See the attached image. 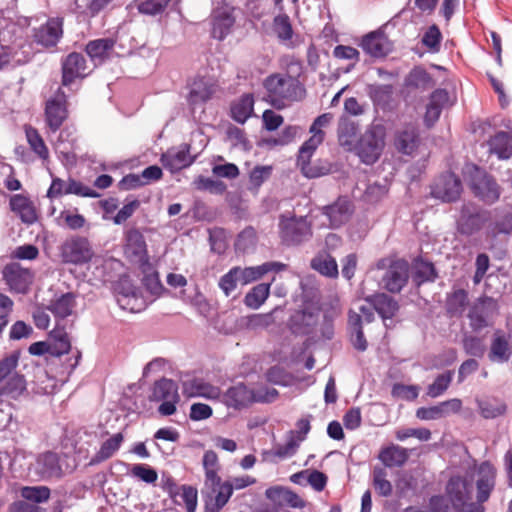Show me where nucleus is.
<instances>
[{
  "label": "nucleus",
  "instance_id": "nucleus-1",
  "mask_svg": "<svg viewBox=\"0 0 512 512\" xmlns=\"http://www.w3.org/2000/svg\"><path fill=\"white\" fill-rule=\"evenodd\" d=\"M263 86L268 93L269 103L277 110L285 107V100H298L305 94L304 86L289 74L273 73L265 78Z\"/></svg>",
  "mask_w": 512,
  "mask_h": 512
},
{
  "label": "nucleus",
  "instance_id": "nucleus-2",
  "mask_svg": "<svg viewBox=\"0 0 512 512\" xmlns=\"http://www.w3.org/2000/svg\"><path fill=\"white\" fill-rule=\"evenodd\" d=\"M20 352L13 351L0 360V396L18 399L27 389L25 376L17 371Z\"/></svg>",
  "mask_w": 512,
  "mask_h": 512
},
{
  "label": "nucleus",
  "instance_id": "nucleus-3",
  "mask_svg": "<svg viewBox=\"0 0 512 512\" xmlns=\"http://www.w3.org/2000/svg\"><path fill=\"white\" fill-rule=\"evenodd\" d=\"M463 174L475 196L483 202L493 204L499 199L500 188L498 184L474 162L465 163Z\"/></svg>",
  "mask_w": 512,
  "mask_h": 512
},
{
  "label": "nucleus",
  "instance_id": "nucleus-4",
  "mask_svg": "<svg viewBox=\"0 0 512 512\" xmlns=\"http://www.w3.org/2000/svg\"><path fill=\"white\" fill-rule=\"evenodd\" d=\"M255 482V478L248 475L234 477L229 481L220 480L214 490L203 492L204 512H220L228 503L234 489H244Z\"/></svg>",
  "mask_w": 512,
  "mask_h": 512
},
{
  "label": "nucleus",
  "instance_id": "nucleus-5",
  "mask_svg": "<svg viewBox=\"0 0 512 512\" xmlns=\"http://www.w3.org/2000/svg\"><path fill=\"white\" fill-rule=\"evenodd\" d=\"M278 227L280 239L287 246L299 245L312 237L311 223L304 216L281 214Z\"/></svg>",
  "mask_w": 512,
  "mask_h": 512
},
{
  "label": "nucleus",
  "instance_id": "nucleus-6",
  "mask_svg": "<svg viewBox=\"0 0 512 512\" xmlns=\"http://www.w3.org/2000/svg\"><path fill=\"white\" fill-rule=\"evenodd\" d=\"M49 346L50 355L60 357L64 354L71 352V356L67 360V363L63 365L62 374L69 377L70 374L79 364L81 359V352L78 350L71 351V341L65 326L59 321H56L55 327L49 333Z\"/></svg>",
  "mask_w": 512,
  "mask_h": 512
},
{
  "label": "nucleus",
  "instance_id": "nucleus-7",
  "mask_svg": "<svg viewBox=\"0 0 512 512\" xmlns=\"http://www.w3.org/2000/svg\"><path fill=\"white\" fill-rule=\"evenodd\" d=\"M149 400L161 403L157 409L161 416H171L175 414L177 404L180 401L177 383L167 378H161L156 381L151 388Z\"/></svg>",
  "mask_w": 512,
  "mask_h": 512
},
{
  "label": "nucleus",
  "instance_id": "nucleus-8",
  "mask_svg": "<svg viewBox=\"0 0 512 512\" xmlns=\"http://www.w3.org/2000/svg\"><path fill=\"white\" fill-rule=\"evenodd\" d=\"M493 213L491 210H478L471 204H464L457 220V230L460 234L470 236L478 232L492 222Z\"/></svg>",
  "mask_w": 512,
  "mask_h": 512
},
{
  "label": "nucleus",
  "instance_id": "nucleus-9",
  "mask_svg": "<svg viewBox=\"0 0 512 512\" xmlns=\"http://www.w3.org/2000/svg\"><path fill=\"white\" fill-rule=\"evenodd\" d=\"M93 255L91 244L85 237H71L60 246L61 260L65 264L84 265L91 261Z\"/></svg>",
  "mask_w": 512,
  "mask_h": 512
},
{
  "label": "nucleus",
  "instance_id": "nucleus-10",
  "mask_svg": "<svg viewBox=\"0 0 512 512\" xmlns=\"http://www.w3.org/2000/svg\"><path fill=\"white\" fill-rule=\"evenodd\" d=\"M124 252L126 257L137 264L141 271L148 274L152 271V265L147 253V245L143 234L138 229H130L125 236Z\"/></svg>",
  "mask_w": 512,
  "mask_h": 512
},
{
  "label": "nucleus",
  "instance_id": "nucleus-11",
  "mask_svg": "<svg viewBox=\"0 0 512 512\" xmlns=\"http://www.w3.org/2000/svg\"><path fill=\"white\" fill-rule=\"evenodd\" d=\"M384 144L383 128L373 127L359 136L352 152H355L360 160H378Z\"/></svg>",
  "mask_w": 512,
  "mask_h": 512
},
{
  "label": "nucleus",
  "instance_id": "nucleus-12",
  "mask_svg": "<svg viewBox=\"0 0 512 512\" xmlns=\"http://www.w3.org/2000/svg\"><path fill=\"white\" fill-rule=\"evenodd\" d=\"M45 122L50 132H57L68 118L67 95L61 87L45 103Z\"/></svg>",
  "mask_w": 512,
  "mask_h": 512
},
{
  "label": "nucleus",
  "instance_id": "nucleus-13",
  "mask_svg": "<svg viewBox=\"0 0 512 512\" xmlns=\"http://www.w3.org/2000/svg\"><path fill=\"white\" fill-rule=\"evenodd\" d=\"M86 59L82 53L71 52L61 60V85L71 88L77 81L88 76Z\"/></svg>",
  "mask_w": 512,
  "mask_h": 512
},
{
  "label": "nucleus",
  "instance_id": "nucleus-14",
  "mask_svg": "<svg viewBox=\"0 0 512 512\" xmlns=\"http://www.w3.org/2000/svg\"><path fill=\"white\" fill-rule=\"evenodd\" d=\"M63 36V19L50 17L38 28L33 29V41L46 49L54 48Z\"/></svg>",
  "mask_w": 512,
  "mask_h": 512
},
{
  "label": "nucleus",
  "instance_id": "nucleus-15",
  "mask_svg": "<svg viewBox=\"0 0 512 512\" xmlns=\"http://www.w3.org/2000/svg\"><path fill=\"white\" fill-rule=\"evenodd\" d=\"M235 8L229 5L218 6L211 12L210 36L223 41L232 32L236 18L233 14Z\"/></svg>",
  "mask_w": 512,
  "mask_h": 512
},
{
  "label": "nucleus",
  "instance_id": "nucleus-16",
  "mask_svg": "<svg viewBox=\"0 0 512 512\" xmlns=\"http://www.w3.org/2000/svg\"><path fill=\"white\" fill-rule=\"evenodd\" d=\"M3 279L10 291L26 294L34 279V273L19 263H10L2 271Z\"/></svg>",
  "mask_w": 512,
  "mask_h": 512
},
{
  "label": "nucleus",
  "instance_id": "nucleus-17",
  "mask_svg": "<svg viewBox=\"0 0 512 512\" xmlns=\"http://www.w3.org/2000/svg\"><path fill=\"white\" fill-rule=\"evenodd\" d=\"M461 193V180L451 172L441 174L431 187L432 196L443 202H454L459 199Z\"/></svg>",
  "mask_w": 512,
  "mask_h": 512
},
{
  "label": "nucleus",
  "instance_id": "nucleus-18",
  "mask_svg": "<svg viewBox=\"0 0 512 512\" xmlns=\"http://www.w3.org/2000/svg\"><path fill=\"white\" fill-rule=\"evenodd\" d=\"M361 48L365 53L374 58L386 57L392 52V43L384 31V26L371 31L362 37Z\"/></svg>",
  "mask_w": 512,
  "mask_h": 512
},
{
  "label": "nucleus",
  "instance_id": "nucleus-19",
  "mask_svg": "<svg viewBox=\"0 0 512 512\" xmlns=\"http://www.w3.org/2000/svg\"><path fill=\"white\" fill-rule=\"evenodd\" d=\"M446 491L455 509L463 510L466 506L473 505L471 503L473 486L467 480L459 476L451 477L448 481Z\"/></svg>",
  "mask_w": 512,
  "mask_h": 512
},
{
  "label": "nucleus",
  "instance_id": "nucleus-20",
  "mask_svg": "<svg viewBox=\"0 0 512 512\" xmlns=\"http://www.w3.org/2000/svg\"><path fill=\"white\" fill-rule=\"evenodd\" d=\"M420 144V129L416 125L406 124L395 134L394 146L403 155L413 156Z\"/></svg>",
  "mask_w": 512,
  "mask_h": 512
},
{
  "label": "nucleus",
  "instance_id": "nucleus-21",
  "mask_svg": "<svg viewBox=\"0 0 512 512\" xmlns=\"http://www.w3.org/2000/svg\"><path fill=\"white\" fill-rule=\"evenodd\" d=\"M365 93L376 111L387 112L392 108L394 87L392 84L368 83Z\"/></svg>",
  "mask_w": 512,
  "mask_h": 512
},
{
  "label": "nucleus",
  "instance_id": "nucleus-22",
  "mask_svg": "<svg viewBox=\"0 0 512 512\" xmlns=\"http://www.w3.org/2000/svg\"><path fill=\"white\" fill-rule=\"evenodd\" d=\"M353 203L347 197H339L333 204L322 208V213L328 218L331 228H338L350 219L353 213Z\"/></svg>",
  "mask_w": 512,
  "mask_h": 512
},
{
  "label": "nucleus",
  "instance_id": "nucleus-23",
  "mask_svg": "<svg viewBox=\"0 0 512 512\" xmlns=\"http://www.w3.org/2000/svg\"><path fill=\"white\" fill-rule=\"evenodd\" d=\"M462 401L458 398L449 399L430 407H420L416 410V417L420 420L430 421L447 417L460 412Z\"/></svg>",
  "mask_w": 512,
  "mask_h": 512
},
{
  "label": "nucleus",
  "instance_id": "nucleus-24",
  "mask_svg": "<svg viewBox=\"0 0 512 512\" xmlns=\"http://www.w3.org/2000/svg\"><path fill=\"white\" fill-rule=\"evenodd\" d=\"M183 394L188 398L202 397L208 400L218 399L221 390L202 378H190L182 383Z\"/></svg>",
  "mask_w": 512,
  "mask_h": 512
},
{
  "label": "nucleus",
  "instance_id": "nucleus-25",
  "mask_svg": "<svg viewBox=\"0 0 512 512\" xmlns=\"http://www.w3.org/2000/svg\"><path fill=\"white\" fill-rule=\"evenodd\" d=\"M408 264L406 261H393L386 271L382 281L384 287L391 293H399L408 281Z\"/></svg>",
  "mask_w": 512,
  "mask_h": 512
},
{
  "label": "nucleus",
  "instance_id": "nucleus-26",
  "mask_svg": "<svg viewBox=\"0 0 512 512\" xmlns=\"http://www.w3.org/2000/svg\"><path fill=\"white\" fill-rule=\"evenodd\" d=\"M116 40L111 37L90 40L85 46V52L95 66L103 65L110 59Z\"/></svg>",
  "mask_w": 512,
  "mask_h": 512
},
{
  "label": "nucleus",
  "instance_id": "nucleus-27",
  "mask_svg": "<svg viewBox=\"0 0 512 512\" xmlns=\"http://www.w3.org/2000/svg\"><path fill=\"white\" fill-rule=\"evenodd\" d=\"M496 304L491 299L479 300L470 309L468 318L470 320V326L474 331H480L481 329L489 325L490 319L495 312Z\"/></svg>",
  "mask_w": 512,
  "mask_h": 512
},
{
  "label": "nucleus",
  "instance_id": "nucleus-28",
  "mask_svg": "<svg viewBox=\"0 0 512 512\" xmlns=\"http://www.w3.org/2000/svg\"><path fill=\"white\" fill-rule=\"evenodd\" d=\"M256 402L254 389H249L245 384L238 383L224 393L223 403L227 407L242 409Z\"/></svg>",
  "mask_w": 512,
  "mask_h": 512
},
{
  "label": "nucleus",
  "instance_id": "nucleus-29",
  "mask_svg": "<svg viewBox=\"0 0 512 512\" xmlns=\"http://www.w3.org/2000/svg\"><path fill=\"white\" fill-rule=\"evenodd\" d=\"M158 156V160H196L197 158L196 154H190V145L183 143L178 147H171L161 153L154 149H146L141 155L130 158L129 160H153Z\"/></svg>",
  "mask_w": 512,
  "mask_h": 512
},
{
  "label": "nucleus",
  "instance_id": "nucleus-30",
  "mask_svg": "<svg viewBox=\"0 0 512 512\" xmlns=\"http://www.w3.org/2000/svg\"><path fill=\"white\" fill-rule=\"evenodd\" d=\"M287 269V265L277 261L265 262L258 266L238 267L240 275V283L247 285L251 282L261 279L269 272H280Z\"/></svg>",
  "mask_w": 512,
  "mask_h": 512
},
{
  "label": "nucleus",
  "instance_id": "nucleus-31",
  "mask_svg": "<svg viewBox=\"0 0 512 512\" xmlns=\"http://www.w3.org/2000/svg\"><path fill=\"white\" fill-rule=\"evenodd\" d=\"M512 356V345L510 335L501 330H496L491 341L489 359L496 363L508 362Z\"/></svg>",
  "mask_w": 512,
  "mask_h": 512
},
{
  "label": "nucleus",
  "instance_id": "nucleus-32",
  "mask_svg": "<svg viewBox=\"0 0 512 512\" xmlns=\"http://www.w3.org/2000/svg\"><path fill=\"white\" fill-rule=\"evenodd\" d=\"M488 151L499 160L512 158V131H498L488 141Z\"/></svg>",
  "mask_w": 512,
  "mask_h": 512
},
{
  "label": "nucleus",
  "instance_id": "nucleus-33",
  "mask_svg": "<svg viewBox=\"0 0 512 512\" xmlns=\"http://www.w3.org/2000/svg\"><path fill=\"white\" fill-rule=\"evenodd\" d=\"M254 96L244 93L230 104L229 116L235 122L243 125L254 113Z\"/></svg>",
  "mask_w": 512,
  "mask_h": 512
},
{
  "label": "nucleus",
  "instance_id": "nucleus-34",
  "mask_svg": "<svg viewBox=\"0 0 512 512\" xmlns=\"http://www.w3.org/2000/svg\"><path fill=\"white\" fill-rule=\"evenodd\" d=\"M35 471L42 479L60 477L62 470L58 455L53 452L40 454L36 460Z\"/></svg>",
  "mask_w": 512,
  "mask_h": 512
},
{
  "label": "nucleus",
  "instance_id": "nucleus-35",
  "mask_svg": "<svg viewBox=\"0 0 512 512\" xmlns=\"http://www.w3.org/2000/svg\"><path fill=\"white\" fill-rule=\"evenodd\" d=\"M202 464L205 472V492H211L221 480V477L218 475L220 464L217 454L213 450L206 451L203 455Z\"/></svg>",
  "mask_w": 512,
  "mask_h": 512
},
{
  "label": "nucleus",
  "instance_id": "nucleus-36",
  "mask_svg": "<svg viewBox=\"0 0 512 512\" xmlns=\"http://www.w3.org/2000/svg\"><path fill=\"white\" fill-rule=\"evenodd\" d=\"M448 100L449 93L445 88H437L430 94L424 117L428 125L434 124L439 119Z\"/></svg>",
  "mask_w": 512,
  "mask_h": 512
},
{
  "label": "nucleus",
  "instance_id": "nucleus-37",
  "mask_svg": "<svg viewBox=\"0 0 512 512\" xmlns=\"http://www.w3.org/2000/svg\"><path fill=\"white\" fill-rule=\"evenodd\" d=\"M123 442L124 435L121 432L113 434L102 442L100 448L91 457L88 464L94 466L110 459L120 449Z\"/></svg>",
  "mask_w": 512,
  "mask_h": 512
},
{
  "label": "nucleus",
  "instance_id": "nucleus-38",
  "mask_svg": "<svg viewBox=\"0 0 512 512\" xmlns=\"http://www.w3.org/2000/svg\"><path fill=\"white\" fill-rule=\"evenodd\" d=\"M493 213L492 222L487 225V235L496 237L499 234H509L512 232V209L504 210L496 208L491 210Z\"/></svg>",
  "mask_w": 512,
  "mask_h": 512
},
{
  "label": "nucleus",
  "instance_id": "nucleus-39",
  "mask_svg": "<svg viewBox=\"0 0 512 512\" xmlns=\"http://www.w3.org/2000/svg\"><path fill=\"white\" fill-rule=\"evenodd\" d=\"M435 85L432 75L422 65L414 66L404 78V86L408 89L425 91Z\"/></svg>",
  "mask_w": 512,
  "mask_h": 512
},
{
  "label": "nucleus",
  "instance_id": "nucleus-40",
  "mask_svg": "<svg viewBox=\"0 0 512 512\" xmlns=\"http://www.w3.org/2000/svg\"><path fill=\"white\" fill-rule=\"evenodd\" d=\"M366 301L384 319H391L399 309L398 302L385 293L370 295Z\"/></svg>",
  "mask_w": 512,
  "mask_h": 512
},
{
  "label": "nucleus",
  "instance_id": "nucleus-41",
  "mask_svg": "<svg viewBox=\"0 0 512 512\" xmlns=\"http://www.w3.org/2000/svg\"><path fill=\"white\" fill-rule=\"evenodd\" d=\"M348 330L353 347L358 351H365L368 343L363 333L362 317L353 310L348 312Z\"/></svg>",
  "mask_w": 512,
  "mask_h": 512
},
{
  "label": "nucleus",
  "instance_id": "nucleus-42",
  "mask_svg": "<svg viewBox=\"0 0 512 512\" xmlns=\"http://www.w3.org/2000/svg\"><path fill=\"white\" fill-rule=\"evenodd\" d=\"M307 178H317L338 171L345 162H297Z\"/></svg>",
  "mask_w": 512,
  "mask_h": 512
},
{
  "label": "nucleus",
  "instance_id": "nucleus-43",
  "mask_svg": "<svg viewBox=\"0 0 512 512\" xmlns=\"http://www.w3.org/2000/svg\"><path fill=\"white\" fill-rule=\"evenodd\" d=\"M10 207L26 224H33L37 220V214L31 201L23 195L17 194L11 197Z\"/></svg>",
  "mask_w": 512,
  "mask_h": 512
},
{
  "label": "nucleus",
  "instance_id": "nucleus-44",
  "mask_svg": "<svg viewBox=\"0 0 512 512\" xmlns=\"http://www.w3.org/2000/svg\"><path fill=\"white\" fill-rule=\"evenodd\" d=\"M337 132L339 144L345 150L352 152L358 139L359 125L350 120H341Z\"/></svg>",
  "mask_w": 512,
  "mask_h": 512
},
{
  "label": "nucleus",
  "instance_id": "nucleus-45",
  "mask_svg": "<svg viewBox=\"0 0 512 512\" xmlns=\"http://www.w3.org/2000/svg\"><path fill=\"white\" fill-rule=\"evenodd\" d=\"M408 458V450L398 445L386 447L379 454L380 461L389 468L403 466Z\"/></svg>",
  "mask_w": 512,
  "mask_h": 512
},
{
  "label": "nucleus",
  "instance_id": "nucleus-46",
  "mask_svg": "<svg viewBox=\"0 0 512 512\" xmlns=\"http://www.w3.org/2000/svg\"><path fill=\"white\" fill-rule=\"evenodd\" d=\"M34 389L38 394L48 395L56 391L58 381L51 376L46 369L41 366L34 368Z\"/></svg>",
  "mask_w": 512,
  "mask_h": 512
},
{
  "label": "nucleus",
  "instance_id": "nucleus-47",
  "mask_svg": "<svg viewBox=\"0 0 512 512\" xmlns=\"http://www.w3.org/2000/svg\"><path fill=\"white\" fill-rule=\"evenodd\" d=\"M69 136L67 130H63L59 135V142L56 145V153H59L63 156V160H93L87 153L79 154L77 152L76 147V139L72 138L71 140L65 141L64 136Z\"/></svg>",
  "mask_w": 512,
  "mask_h": 512
},
{
  "label": "nucleus",
  "instance_id": "nucleus-48",
  "mask_svg": "<svg viewBox=\"0 0 512 512\" xmlns=\"http://www.w3.org/2000/svg\"><path fill=\"white\" fill-rule=\"evenodd\" d=\"M74 307V295L72 293H66L51 302L48 306V310L56 317L57 321L61 323V321L72 314Z\"/></svg>",
  "mask_w": 512,
  "mask_h": 512
},
{
  "label": "nucleus",
  "instance_id": "nucleus-49",
  "mask_svg": "<svg viewBox=\"0 0 512 512\" xmlns=\"http://www.w3.org/2000/svg\"><path fill=\"white\" fill-rule=\"evenodd\" d=\"M108 434V431H101L100 433H98L97 431L94 430H79L77 433V440L75 442V451L78 454L87 455L89 453V448L93 447L96 444V442H98L100 439H103Z\"/></svg>",
  "mask_w": 512,
  "mask_h": 512
},
{
  "label": "nucleus",
  "instance_id": "nucleus-50",
  "mask_svg": "<svg viewBox=\"0 0 512 512\" xmlns=\"http://www.w3.org/2000/svg\"><path fill=\"white\" fill-rule=\"evenodd\" d=\"M480 415L485 419H494L505 414L506 404L498 398L476 400Z\"/></svg>",
  "mask_w": 512,
  "mask_h": 512
},
{
  "label": "nucleus",
  "instance_id": "nucleus-51",
  "mask_svg": "<svg viewBox=\"0 0 512 512\" xmlns=\"http://www.w3.org/2000/svg\"><path fill=\"white\" fill-rule=\"evenodd\" d=\"M270 283H260L254 286L244 298V304L251 309H258L270 294Z\"/></svg>",
  "mask_w": 512,
  "mask_h": 512
},
{
  "label": "nucleus",
  "instance_id": "nucleus-52",
  "mask_svg": "<svg viewBox=\"0 0 512 512\" xmlns=\"http://www.w3.org/2000/svg\"><path fill=\"white\" fill-rule=\"evenodd\" d=\"M468 301V294L463 289L453 291L447 296L446 299V311L447 313L454 316H461L465 310Z\"/></svg>",
  "mask_w": 512,
  "mask_h": 512
},
{
  "label": "nucleus",
  "instance_id": "nucleus-53",
  "mask_svg": "<svg viewBox=\"0 0 512 512\" xmlns=\"http://www.w3.org/2000/svg\"><path fill=\"white\" fill-rule=\"evenodd\" d=\"M212 95L213 90L210 85L202 80L194 81L188 94V102L192 106L204 104Z\"/></svg>",
  "mask_w": 512,
  "mask_h": 512
},
{
  "label": "nucleus",
  "instance_id": "nucleus-54",
  "mask_svg": "<svg viewBox=\"0 0 512 512\" xmlns=\"http://www.w3.org/2000/svg\"><path fill=\"white\" fill-rule=\"evenodd\" d=\"M311 267L324 276L336 277L338 275L337 262L328 254L315 257L311 261Z\"/></svg>",
  "mask_w": 512,
  "mask_h": 512
},
{
  "label": "nucleus",
  "instance_id": "nucleus-55",
  "mask_svg": "<svg viewBox=\"0 0 512 512\" xmlns=\"http://www.w3.org/2000/svg\"><path fill=\"white\" fill-rule=\"evenodd\" d=\"M25 133L32 151L37 154L41 160H47L49 152L38 130L32 126H28L25 129Z\"/></svg>",
  "mask_w": 512,
  "mask_h": 512
},
{
  "label": "nucleus",
  "instance_id": "nucleus-56",
  "mask_svg": "<svg viewBox=\"0 0 512 512\" xmlns=\"http://www.w3.org/2000/svg\"><path fill=\"white\" fill-rule=\"evenodd\" d=\"M9 27H11L12 30L16 29V25L14 23L8 24L5 19L0 17V47L3 50V52L0 53V70L9 63L14 50L12 45L6 44L5 33H9Z\"/></svg>",
  "mask_w": 512,
  "mask_h": 512
},
{
  "label": "nucleus",
  "instance_id": "nucleus-57",
  "mask_svg": "<svg viewBox=\"0 0 512 512\" xmlns=\"http://www.w3.org/2000/svg\"><path fill=\"white\" fill-rule=\"evenodd\" d=\"M442 33L436 24L428 27L422 36L421 43L430 53H437L441 48Z\"/></svg>",
  "mask_w": 512,
  "mask_h": 512
},
{
  "label": "nucleus",
  "instance_id": "nucleus-58",
  "mask_svg": "<svg viewBox=\"0 0 512 512\" xmlns=\"http://www.w3.org/2000/svg\"><path fill=\"white\" fill-rule=\"evenodd\" d=\"M273 30L279 40H291L293 36V28L289 16L285 13L275 16L273 20Z\"/></svg>",
  "mask_w": 512,
  "mask_h": 512
},
{
  "label": "nucleus",
  "instance_id": "nucleus-59",
  "mask_svg": "<svg viewBox=\"0 0 512 512\" xmlns=\"http://www.w3.org/2000/svg\"><path fill=\"white\" fill-rule=\"evenodd\" d=\"M453 378L452 371H446L438 375L433 383L427 387V395L431 398H437L441 396L450 386Z\"/></svg>",
  "mask_w": 512,
  "mask_h": 512
},
{
  "label": "nucleus",
  "instance_id": "nucleus-60",
  "mask_svg": "<svg viewBox=\"0 0 512 512\" xmlns=\"http://www.w3.org/2000/svg\"><path fill=\"white\" fill-rule=\"evenodd\" d=\"M298 131V126L288 125L282 129L277 137H268L264 139V142L269 147L285 146L294 141Z\"/></svg>",
  "mask_w": 512,
  "mask_h": 512
},
{
  "label": "nucleus",
  "instance_id": "nucleus-61",
  "mask_svg": "<svg viewBox=\"0 0 512 512\" xmlns=\"http://www.w3.org/2000/svg\"><path fill=\"white\" fill-rule=\"evenodd\" d=\"M129 475L147 484H153L158 478L157 471L147 464H134L129 470Z\"/></svg>",
  "mask_w": 512,
  "mask_h": 512
},
{
  "label": "nucleus",
  "instance_id": "nucleus-62",
  "mask_svg": "<svg viewBox=\"0 0 512 512\" xmlns=\"http://www.w3.org/2000/svg\"><path fill=\"white\" fill-rule=\"evenodd\" d=\"M21 496L33 503H43L49 499L50 489L46 486H26L21 489Z\"/></svg>",
  "mask_w": 512,
  "mask_h": 512
},
{
  "label": "nucleus",
  "instance_id": "nucleus-63",
  "mask_svg": "<svg viewBox=\"0 0 512 512\" xmlns=\"http://www.w3.org/2000/svg\"><path fill=\"white\" fill-rule=\"evenodd\" d=\"M321 135L319 133H314L311 135L298 149V154L296 160H310L318 148V146L323 142Z\"/></svg>",
  "mask_w": 512,
  "mask_h": 512
},
{
  "label": "nucleus",
  "instance_id": "nucleus-64",
  "mask_svg": "<svg viewBox=\"0 0 512 512\" xmlns=\"http://www.w3.org/2000/svg\"><path fill=\"white\" fill-rule=\"evenodd\" d=\"M193 185L197 190L209 191L213 194H222L226 190V185L222 181L201 175L193 181Z\"/></svg>",
  "mask_w": 512,
  "mask_h": 512
}]
</instances>
